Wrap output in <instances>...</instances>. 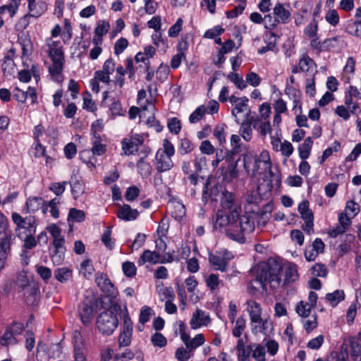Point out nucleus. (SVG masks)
Instances as JSON below:
<instances>
[{"mask_svg": "<svg viewBox=\"0 0 361 361\" xmlns=\"http://www.w3.org/2000/svg\"><path fill=\"white\" fill-rule=\"evenodd\" d=\"M254 214L245 212L241 218L231 217V214H226L224 211H218L214 224L215 229L224 231L226 235L231 240L240 243L245 242V235L255 230Z\"/></svg>", "mask_w": 361, "mask_h": 361, "instance_id": "obj_1", "label": "nucleus"}, {"mask_svg": "<svg viewBox=\"0 0 361 361\" xmlns=\"http://www.w3.org/2000/svg\"><path fill=\"white\" fill-rule=\"evenodd\" d=\"M282 265L275 260L268 262H260L250 270L252 279L250 281L248 289L255 294L260 288L266 290V284L269 283L271 288H278L281 284Z\"/></svg>", "mask_w": 361, "mask_h": 361, "instance_id": "obj_2", "label": "nucleus"}, {"mask_svg": "<svg viewBox=\"0 0 361 361\" xmlns=\"http://www.w3.org/2000/svg\"><path fill=\"white\" fill-rule=\"evenodd\" d=\"M174 154L173 145L168 139H164L162 147L159 148L155 154L154 165L159 173L168 171L173 167L171 158Z\"/></svg>", "mask_w": 361, "mask_h": 361, "instance_id": "obj_3", "label": "nucleus"}, {"mask_svg": "<svg viewBox=\"0 0 361 361\" xmlns=\"http://www.w3.org/2000/svg\"><path fill=\"white\" fill-rule=\"evenodd\" d=\"M12 220L16 225V235L19 238H23L26 235L35 234L36 221L34 216H29L23 218L19 214L13 213Z\"/></svg>", "mask_w": 361, "mask_h": 361, "instance_id": "obj_4", "label": "nucleus"}, {"mask_svg": "<svg viewBox=\"0 0 361 361\" xmlns=\"http://www.w3.org/2000/svg\"><path fill=\"white\" fill-rule=\"evenodd\" d=\"M99 331L103 334L111 335L118 325L117 316L111 310L100 313L97 320Z\"/></svg>", "mask_w": 361, "mask_h": 361, "instance_id": "obj_5", "label": "nucleus"}, {"mask_svg": "<svg viewBox=\"0 0 361 361\" xmlns=\"http://www.w3.org/2000/svg\"><path fill=\"white\" fill-rule=\"evenodd\" d=\"M221 204L223 209L229 211L232 219L243 216L241 205L233 193L228 191L224 192L221 199Z\"/></svg>", "mask_w": 361, "mask_h": 361, "instance_id": "obj_6", "label": "nucleus"}, {"mask_svg": "<svg viewBox=\"0 0 361 361\" xmlns=\"http://www.w3.org/2000/svg\"><path fill=\"white\" fill-rule=\"evenodd\" d=\"M272 185L270 183H260L257 191H250L246 196L250 204H259L262 200H269L271 196Z\"/></svg>", "mask_w": 361, "mask_h": 361, "instance_id": "obj_7", "label": "nucleus"}, {"mask_svg": "<svg viewBox=\"0 0 361 361\" xmlns=\"http://www.w3.org/2000/svg\"><path fill=\"white\" fill-rule=\"evenodd\" d=\"M251 331L254 335L270 336L274 331L273 322L269 318H259L250 322Z\"/></svg>", "mask_w": 361, "mask_h": 361, "instance_id": "obj_8", "label": "nucleus"}, {"mask_svg": "<svg viewBox=\"0 0 361 361\" xmlns=\"http://www.w3.org/2000/svg\"><path fill=\"white\" fill-rule=\"evenodd\" d=\"M133 334V322L129 316V314L126 310L123 314V323L122 326V331L118 338V343L121 346H128L131 343Z\"/></svg>", "mask_w": 361, "mask_h": 361, "instance_id": "obj_9", "label": "nucleus"}, {"mask_svg": "<svg viewBox=\"0 0 361 361\" xmlns=\"http://www.w3.org/2000/svg\"><path fill=\"white\" fill-rule=\"evenodd\" d=\"M144 142V137L140 134L132 135L130 137L123 140L122 149L125 155L133 154L137 152L138 147Z\"/></svg>", "mask_w": 361, "mask_h": 361, "instance_id": "obj_10", "label": "nucleus"}, {"mask_svg": "<svg viewBox=\"0 0 361 361\" xmlns=\"http://www.w3.org/2000/svg\"><path fill=\"white\" fill-rule=\"evenodd\" d=\"M271 166L272 164L269 152L263 150L256 160L255 176L257 173L262 174L268 172L271 173Z\"/></svg>", "mask_w": 361, "mask_h": 361, "instance_id": "obj_11", "label": "nucleus"}, {"mask_svg": "<svg viewBox=\"0 0 361 361\" xmlns=\"http://www.w3.org/2000/svg\"><path fill=\"white\" fill-rule=\"evenodd\" d=\"M188 180H189L190 185L193 187H196L200 183H202V201L204 203L207 202L211 196L209 192V186L211 184V178L208 177L207 179L204 180L202 176H198V173H192L189 175Z\"/></svg>", "mask_w": 361, "mask_h": 361, "instance_id": "obj_12", "label": "nucleus"}, {"mask_svg": "<svg viewBox=\"0 0 361 361\" xmlns=\"http://www.w3.org/2000/svg\"><path fill=\"white\" fill-rule=\"evenodd\" d=\"M145 102V104L141 105V110L142 111L141 116H145V111L149 112L151 115L149 116L147 119V124L149 127L154 128L157 132H161L162 130V126L160 124L159 121L155 118L154 112L156 108L154 105L147 100Z\"/></svg>", "mask_w": 361, "mask_h": 361, "instance_id": "obj_13", "label": "nucleus"}, {"mask_svg": "<svg viewBox=\"0 0 361 361\" xmlns=\"http://www.w3.org/2000/svg\"><path fill=\"white\" fill-rule=\"evenodd\" d=\"M95 283L102 291L107 295L111 296L114 294V286L106 274L99 272L97 273L95 275Z\"/></svg>", "mask_w": 361, "mask_h": 361, "instance_id": "obj_14", "label": "nucleus"}, {"mask_svg": "<svg viewBox=\"0 0 361 361\" xmlns=\"http://www.w3.org/2000/svg\"><path fill=\"white\" fill-rule=\"evenodd\" d=\"M210 322V318L208 313L197 309L193 312L190 322V325L192 329H197L203 326H207Z\"/></svg>", "mask_w": 361, "mask_h": 361, "instance_id": "obj_15", "label": "nucleus"}, {"mask_svg": "<svg viewBox=\"0 0 361 361\" xmlns=\"http://www.w3.org/2000/svg\"><path fill=\"white\" fill-rule=\"evenodd\" d=\"M52 64L49 68V72L51 77L59 81L61 77V72L63 69L65 58L64 54L61 56L50 57Z\"/></svg>", "mask_w": 361, "mask_h": 361, "instance_id": "obj_16", "label": "nucleus"}, {"mask_svg": "<svg viewBox=\"0 0 361 361\" xmlns=\"http://www.w3.org/2000/svg\"><path fill=\"white\" fill-rule=\"evenodd\" d=\"M94 305L90 301H84L79 307V316L81 322L85 325H88L92 318Z\"/></svg>", "mask_w": 361, "mask_h": 361, "instance_id": "obj_17", "label": "nucleus"}, {"mask_svg": "<svg viewBox=\"0 0 361 361\" xmlns=\"http://www.w3.org/2000/svg\"><path fill=\"white\" fill-rule=\"evenodd\" d=\"M161 255L157 251H151L150 250H145L140 255L137 260L139 266H143L146 263L150 264H161Z\"/></svg>", "mask_w": 361, "mask_h": 361, "instance_id": "obj_18", "label": "nucleus"}, {"mask_svg": "<svg viewBox=\"0 0 361 361\" xmlns=\"http://www.w3.org/2000/svg\"><path fill=\"white\" fill-rule=\"evenodd\" d=\"M276 37L277 36L274 32H266L264 35L266 46L259 48L257 53L262 55L267 51H276L277 50Z\"/></svg>", "mask_w": 361, "mask_h": 361, "instance_id": "obj_19", "label": "nucleus"}, {"mask_svg": "<svg viewBox=\"0 0 361 361\" xmlns=\"http://www.w3.org/2000/svg\"><path fill=\"white\" fill-rule=\"evenodd\" d=\"M208 259L210 264L214 269L224 272L227 269L228 262L231 260V257H223L220 255L209 253Z\"/></svg>", "mask_w": 361, "mask_h": 361, "instance_id": "obj_20", "label": "nucleus"}, {"mask_svg": "<svg viewBox=\"0 0 361 361\" xmlns=\"http://www.w3.org/2000/svg\"><path fill=\"white\" fill-rule=\"evenodd\" d=\"M300 71L302 72H309L311 76H314L317 73V65L313 59L307 55H302L298 63Z\"/></svg>", "mask_w": 361, "mask_h": 361, "instance_id": "obj_21", "label": "nucleus"}, {"mask_svg": "<svg viewBox=\"0 0 361 361\" xmlns=\"http://www.w3.org/2000/svg\"><path fill=\"white\" fill-rule=\"evenodd\" d=\"M257 155L252 151H248L243 154V165L246 172L255 176V168Z\"/></svg>", "mask_w": 361, "mask_h": 361, "instance_id": "obj_22", "label": "nucleus"}, {"mask_svg": "<svg viewBox=\"0 0 361 361\" xmlns=\"http://www.w3.org/2000/svg\"><path fill=\"white\" fill-rule=\"evenodd\" d=\"M139 213L137 209H133L128 204H123L117 212V216L126 221L137 219Z\"/></svg>", "mask_w": 361, "mask_h": 361, "instance_id": "obj_23", "label": "nucleus"}, {"mask_svg": "<svg viewBox=\"0 0 361 361\" xmlns=\"http://www.w3.org/2000/svg\"><path fill=\"white\" fill-rule=\"evenodd\" d=\"M30 13L24 16L23 20H26L30 17L39 18L47 10V4L44 1H38L32 4V6L28 5Z\"/></svg>", "mask_w": 361, "mask_h": 361, "instance_id": "obj_24", "label": "nucleus"}, {"mask_svg": "<svg viewBox=\"0 0 361 361\" xmlns=\"http://www.w3.org/2000/svg\"><path fill=\"white\" fill-rule=\"evenodd\" d=\"M273 13L277 20H279V22L283 24L286 23L290 17L289 10L286 8L285 6L279 2L275 4L273 8Z\"/></svg>", "mask_w": 361, "mask_h": 361, "instance_id": "obj_25", "label": "nucleus"}, {"mask_svg": "<svg viewBox=\"0 0 361 361\" xmlns=\"http://www.w3.org/2000/svg\"><path fill=\"white\" fill-rule=\"evenodd\" d=\"M247 311L249 313L250 322L262 317V310L259 303L250 300L246 302Z\"/></svg>", "mask_w": 361, "mask_h": 361, "instance_id": "obj_26", "label": "nucleus"}, {"mask_svg": "<svg viewBox=\"0 0 361 361\" xmlns=\"http://www.w3.org/2000/svg\"><path fill=\"white\" fill-rule=\"evenodd\" d=\"M44 203L42 197H30L26 202L23 212L25 213H35L41 208V205Z\"/></svg>", "mask_w": 361, "mask_h": 361, "instance_id": "obj_27", "label": "nucleus"}, {"mask_svg": "<svg viewBox=\"0 0 361 361\" xmlns=\"http://www.w3.org/2000/svg\"><path fill=\"white\" fill-rule=\"evenodd\" d=\"M11 236H6L0 243V271L4 267L7 255L10 252Z\"/></svg>", "mask_w": 361, "mask_h": 361, "instance_id": "obj_28", "label": "nucleus"}, {"mask_svg": "<svg viewBox=\"0 0 361 361\" xmlns=\"http://www.w3.org/2000/svg\"><path fill=\"white\" fill-rule=\"evenodd\" d=\"M344 44L343 38L340 36L329 38L323 41V51L341 48Z\"/></svg>", "mask_w": 361, "mask_h": 361, "instance_id": "obj_29", "label": "nucleus"}, {"mask_svg": "<svg viewBox=\"0 0 361 361\" xmlns=\"http://www.w3.org/2000/svg\"><path fill=\"white\" fill-rule=\"evenodd\" d=\"M242 99L239 103L236 104L234 108L232 109V115L235 117V121L240 123V118L238 115L241 113H245L250 110L248 108L247 102L248 99L246 97H242Z\"/></svg>", "mask_w": 361, "mask_h": 361, "instance_id": "obj_30", "label": "nucleus"}, {"mask_svg": "<svg viewBox=\"0 0 361 361\" xmlns=\"http://www.w3.org/2000/svg\"><path fill=\"white\" fill-rule=\"evenodd\" d=\"M313 145V140L311 137H307L304 142L298 147L299 157L302 160H306L310 154Z\"/></svg>", "mask_w": 361, "mask_h": 361, "instance_id": "obj_31", "label": "nucleus"}, {"mask_svg": "<svg viewBox=\"0 0 361 361\" xmlns=\"http://www.w3.org/2000/svg\"><path fill=\"white\" fill-rule=\"evenodd\" d=\"M73 271L67 267L58 268L54 271L55 279L61 283H66L72 278Z\"/></svg>", "mask_w": 361, "mask_h": 361, "instance_id": "obj_32", "label": "nucleus"}, {"mask_svg": "<svg viewBox=\"0 0 361 361\" xmlns=\"http://www.w3.org/2000/svg\"><path fill=\"white\" fill-rule=\"evenodd\" d=\"M298 212L304 221L314 220L313 212L309 207V202L302 201L298 205Z\"/></svg>", "mask_w": 361, "mask_h": 361, "instance_id": "obj_33", "label": "nucleus"}, {"mask_svg": "<svg viewBox=\"0 0 361 361\" xmlns=\"http://www.w3.org/2000/svg\"><path fill=\"white\" fill-rule=\"evenodd\" d=\"M48 54L49 57L61 56L63 55L62 47L60 45L59 41H53L49 39L47 42Z\"/></svg>", "mask_w": 361, "mask_h": 361, "instance_id": "obj_34", "label": "nucleus"}, {"mask_svg": "<svg viewBox=\"0 0 361 361\" xmlns=\"http://www.w3.org/2000/svg\"><path fill=\"white\" fill-rule=\"evenodd\" d=\"M171 213L176 219H180L185 216L186 211L185 205L180 202H172L169 205Z\"/></svg>", "mask_w": 361, "mask_h": 361, "instance_id": "obj_35", "label": "nucleus"}, {"mask_svg": "<svg viewBox=\"0 0 361 361\" xmlns=\"http://www.w3.org/2000/svg\"><path fill=\"white\" fill-rule=\"evenodd\" d=\"M345 30L348 34L361 38V21L349 20L347 23Z\"/></svg>", "mask_w": 361, "mask_h": 361, "instance_id": "obj_36", "label": "nucleus"}, {"mask_svg": "<svg viewBox=\"0 0 361 361\" xmlns=\"http://www.w3.org/2000/svg\"><path fill=\"white\" fill-rule=\"evenodd\" d=\"M298 279L297 266L294 264H290L285 271V283H293Z\"/></svg>", "mask_w": 361, "mask_h": 361, "instance_id": "obj_37", "label": "nucleus"}, {"mask_svg": "<svg viewBox=\"0 0 361 361\" xmlns=\"http://www.w3.org/2000/svg\"><path fill=\"white\" fill-rule=\"evenodd\" d=\"M138 172L142 178H147L152 173V166L147 162L145 157H141L137 162Z\"/></svg>", "mask_w": 361, "mask_h": 361, "instance_id": "obj_38", "label": "nucleus"}, {"mask_svg": "<svg viewBox=\"0 0 361 361\" xmlns=\"http://www.w3.org/2000/svg\"><path fill=\"white\" fill-rule=\"evenodd\" d=\"M92 143L93 145L92 151L94 154L102 155L106 151L105 145L101 143V137L99 134L93 133L92 138Z\"/></svg>", "mask_w": 361, "mask_h": 361, "instance_id": "obj_39", "label": "nucleus"}, {"mask_svg": "<svg viewBox=\"0 0 361 361\" xmlns=\"http://www.w3.org/2000/svg\"><path fill=\"white\" fill-rule=\"evenodd\" d=\"M252 356L256 361H266L265 348L260 344L252 345Z\"/></svg>", "mask_w": 361, "mask_h": 361, "instance_id": "obj_40", "label": "nucleus"}, {"mask_svg": "<svg viewBox=\"0 0 361 361\" xmlns=\"http://www.w3.org/2000/svg\"><path fill=\"white\" fill-rule=\"evenodd\" d=\"M344 298L345 293L342 290H336L333 293L326 295V299L331 303L333 307L337 305L340 302L343 301Z\"/></svg>", "mask_w": 361, "mask_h": 361, "instance_id": "obj_41", "label": "nucleus"}, {"mask_svg": "<svg viewBox=\"0 0 361 361\" xmlns=\"http://www.w3.org/2000/svg\"><path fill=\"white\" fill-rule=\"evenodd\" d=\"M135 60L136 63H142V65H140L139 68L140 69V73L147 72L149 70L150 62L146 55L142 52L137 53L135 56Z\"/></svg>", "mask_w": 361, "mask_h": 361, "instance_id": "obj_42", "label": "nucleus"}, {"mask_svg": "<svg viewBox=\"0 0 361 361\" xmlns=\"http://www.w3.org/2000/svg\"><path fill=\"white\" fill-rule=\"evenodd\" d=\"M313 307L309 302L300 301L295 307L296 312L302 317H307L311 313V310Z\"/></svg>", "mask_w": 361, "mask_h": 361, "instance_id": "obj_43", "label": "nucleus"}, {"mask_svg": "<svg viewBox=\"0 0 361 361\" xmlns=\"http://www.w3.org/2000/svg\"><path fill=\"white\" fill-rule=\"evenodd\" d=\"M246 326V320L244 317H240L235 322V325L233 329V336L236 338H240L243 334Z\"/></svg>", "mask_w": 361, "mask_h": 361, "instance_id": "obj_44", "label": "nucleus"}, {"mask_svg": "<svg viewBox=\"0 0 361 361\" xmlns=\"http://www.w3.org/2000/svg\"><path fill=\"white\" fill-rule=\"evenodd\" d=\"M226 124L216 126L214 129V136L218 140L219 144L222 145L226 142Z\"/></svg>", "mask_w": 361, "mask_h": 361, "instance_id": "obj_45", "label": "nucleus"}, {"mask_svg": "<svg viewBox=\"0 0 361 361\" xmlns=\"http://www.w3.org/2000/svg\"><path fill=\"white\" fill-rule=\"evenodd\" d=\"M205 112V106L203 105L200 106L190 114L189 121L191 123H195L200 121L204 116Z\"/></svg>", "mask_w": 361, "mask_h": 361, "instance_id": "obj_46", "label": "nucleus"}, {"mask_svg": "<svg viewBox=\"0 0 361 361\" xmlns=\"http://www.w3.org/2000/svg\"><path fill=\"white\" fill-rule=\"evenodd\" d=\"M111 228L107 227V228L104 231L101 240L104 244V245L109 250H112L114 247L115 242L111 238Z\"/></svg>", "mask_w": 361, "mask_h": 361, "instance_id": "obj_47", "label": "nucleus"}, {"mask_svg": "<svg viewBox=\"0 0 361 361\" xmlns=\"http://www.w3.org/2000/svg\"><path fill=\"white\" fill-rule=\"evenodd\" d=\"M14 62L9 56H5L1 64V68L5 75H10L13 73Z\"/></svg>", "mask_w": 361, "mask_h": 361, "instance_id": "obj_48", "label": "nucleus"}, {"mask_svg": "<svg viewBox=\"0 0 361 361\" xmlns=\"http://www.w3.org/2000/svg\"><path fill=\"white\" fill-rule=\"evenodd\" d=\"M71 191L74 199H78L85 192V186L82 181L76 180L71 184Z\"/></svg>", "mask_w": 361, "mask_h": 361, "instance_id": "obj_49", "label": "nucleus"}, {"mask_svg": "<svg viewBox=\"0 0 361 361\" xmlns=\"http://www.w3.org/2000/svg\"><path fill=\"white\" fill-rule=\"evenodd\" d=\"M239 133L240 136L247 142H249L251 140L252 137V130L251 126H250L247 123H245V122H242Z\"/></svg>", "mask_w": 361, "mask_h": 361, "instance_id": "obj_50", "label": "nucleus"}, {"mask_svg": "<svg viewBox=\"0 0 361 361\" xmlns=\"http://www.w3.org/2000/svg\"><path fill=\"white\" fill-rule=\"evenodd\" d=\"M194 149L193 144L188 138H182L180 141L179 152L180 154H186Z\"/></svg>", "mask_w": 361, "mask_h": 361, "instance_id": "obj_51", "label": "nucleus"}, {"mask_svg": "<svg viewBox=\"0 0 361 361\" xmlns=\"http://www.w3.org/2000/svg\"><path fill=\"white\" fill-rule=\"evenodd\" d=\"M207 286L212 290H215L219 288V284L221 283L219 279L216 274H211L205 280Z\"/></svg>", "mask_w": 361, "mask_h": 361, "instance_id": "obj_52", "label": "nucleus"}, {"mask_svg": "<svg viewBox=\"0 0 361 361\" xmlns=\"http://www.w3.org/2000/svg\"><path fill=\"white\" fill-rule=\"evenodd\" d=\"M122 269L123 271V274L127 277H133L136 274V267L134 264V263L131 262H125L122 264Z\"/></svg>", "mask_w": 361, "mask_h": 361, "instance_id": "obj_53", "label": "nucleus"}, {"mask_svg": "<svg viewBox=\"0 0 361 361\" xmlns=\"http://www.w3.org/2000/svg\"><path fill=\"white\" fill-rule=\"evenodd\" d=\"M15 336H16L8 329V328H7L1 338V344L3 345L16 344L17 343V340Z\"/></svg>", "mask_w": 361, "mask_h": 361, "instance_id": "obj_54", "label": "nucleus"}, {"mask_svg": "<svg viewBox=\"0 0 361 361\" xmlns=\"http://www.w3.org/2000/svg\"><path fill=\"white\" fill-rule=\"evenodd\" d=\"M345 211V214L349 216L351 215V214H350V212H351L352 213L351 218H353L360 212V205L353 200L348 201L346 202Z\"/></svg>", "mask_w": 361, "mask_h": 361, "instance_id": "obj_55", "label": "nucleus"}, {"mask_svg": "<svg viewBox=\"0 0 361 361\" xmlns=\"http://www.w3.org/2000/svg\"><path fill=\"white\" fill-rule=\"evenodd\" d=\"M85 212L75 208H71L68 213V219L73 221L81 222L85 219Z\"/></svg>", "mask_w": 361, "mask_h": 361, "instance_id": "obj_56", "label": "nucleus"}, {"mask_svg": "<svg viewBox=\"0 0 361 361\" xmlns=\"http://www.w3.org/2000/svg\"><path fill=\"white\" fill-rule=\"evenodd\" d=\"M66 250L54 249L51 255V259L54 265H59L62 264L65 258Z\"/></svg>", "mask_w": 361, "mask_h": 361, "instance_id": "obj_57", "label": "nucleus"}, {"mask_svg": "<svg viewBox=\"0 0 361 361\" xmlns=\"http://www.w3.org/2000/svg\"><path fill=\"white\" fill-rule=\"evenodd\" d=\"M168 128L171 133L178 135L181 130L180 121L177 118L173 117L168 121Z\"/></svg>", "mask_w": 361, "mask_h": 361, "instance_id": "obj_58", "label": "nucleus"}, {"mask_svg": "<svg viewBox=\"0 0 361 361\" xmlns=\"http://www.w3.org/2000/svg\"><path fill=\"white\" fill-rule=\"evenodd\" d=\"M207 166V159L203 155L196 156L194 159L195 172L199 173Z\"/></svg>", "mask_w": 361, "mask_h": 361, "instance_id": "obj_59", "label": "nucleus"}, {"mask_svg": "<svg viewBox=\"0 0 361 361\" xmlns=\"http://www.w3.org/2000/svg\"><path fill=\"white\" fill-rule=\"evenodd\" d=\"M228 78L233 82L240 90H243L246 87L247 85L238 73H230Z\"/></svg>", "mask_w": 361, "mask_h": 361, "instance_id": "obj_60", "label": "nucleus"}, {"mask_svg": "<svg viewBox=\"0 0 361 361\" xmlns=\"http://www.w3.org/2000/svg\"><path fill=\"white\" fill-rule=\"evenodd\" d=\"M325 19L330 25L336 26L338 24L340 18L338 12L336 10L332 9L329 10L326 13Z\"/></svg>", "mask_w": 361, "mask_h": 361, "instance_id": "obj_61", "label": "nucleus"}, {"mask_svg": "<svg viewBox=\"0 0 361 361\" xmlns=\"http://www.w3.org/2000/svg\"><path fill=\"white\" fill-rule=\"evenodd\" d=\"M318 30L317 22L314 19L310 23H309L304 30L305 34L308 37H314L317 36Z\"/></svg>", "mask_w": 361, "mask_h": 361, "instance_id": "obj_62", "label": "nucleus"}, {"mask_svg": "<svg viewBox=\"0 0 361 361\" xmlns=\"http://www.w3.org/2000/svg\"><path fill=\"white\" fill-rule=\"evenodd\" d=\"M81 269L83 271V274L85 278L89 279L93 274L94 270L90 259L84 260L80 264Z\"/></svg>", "mask_w": 361, "mask_h": 361, "instance_id": "obj_63", "label": "nucleus"}, {"mask_svg": "<svg viewBox=\"0 0 361 361\" xmlns=\"http://www.w3.org/2000/svg\"><path fill=\"white\" fill-rule=\"evenodd\" d=\"M151 341L154 346L159 348L164 347L166 345V338L161 333H155L151 337Z\"/></svg>", "mask_w": 361, "mask_h": 361, "instance_id": "obj_64", "label": "nucleus"}]
</instances>
